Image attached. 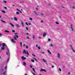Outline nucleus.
I'll return each mask as SVG.
<instances>
[{
	"label": "nucleus",
	"mask_w": 75,
	"mask_h": 75,
	"mask_svg": "<svg viewBox=\"0 0 75 75\" xmlns=\"http://www.w3.org/2000/svg\"><path fill=\"white\" fill-rule=\"evenodd\" d=\"M23 53H24V54H27V55H29V54L28 53V51H27L26 52V51H25V50H23Z\"/></svg>",
	"instance_id": "obj_1"
},
{
	"label": "nucleus",
	"mask_w": 75,
	"mask_h": 75,
	"mask_svg": "<svg viewBox=\"0 0 75 75\" xmlns=\"http://www.w3.org/2000/svg\"><path fill=\"white\" fill-rule=\"evenodd\" d=\"M70 27L72 31L74 32V29L73 28H72V24L70 25Z\"/></svg>",
	"instance_id": "obj_2"
},
{
	"label": "nucleus",
	"mask_w": 75,
	"mask_h": 75,
	"mask_svg": "<svg viewBox=\"0 0 75 75\" xmlns=\"http://www.w3.org/2000/svg\"><path fill=\"white\" fill-rule=\"evenodd\" d=\"M33 13H34V14H35V15H36V16H39V15L37 13V12H36L35 11H34Z\"/></svg>",
	"instance_id": "obj_3"
},
{
	"label": "nucleus",
	"mask_w": 75,
	"mask_h": 75,
	"mask_svg": "<svg viewBox=\"0 0 75 75\" xmlns=\"http://www.w3.org/2000/svg\"><path fill=\"white\" fill-rule=\"evenodd\" d=\"M21 58L22 60H24V59H26V58L24 56H22Z\"/></svg>",
	"instance_id": "obj_4"
},
{
	"label": "nucleus",
	"mask_w": 75,
	"mask_h": 75,
	"mask_svg": "<svg viewBox=\"0 0 75 75\" xmlns=\"http://www.w3.org/2000/svg\"><path fill=\"white\" fill-rule=\"evenodd\" d=\"M43 37H45V36H46V33L45 32H44L43 34Z\"/></svg>",
	"instance_id": "obj_5"
},
{
	"label": "nucleus",
	"mask_w": 75,
	"mask_h": 75,
	"mask_svg": "<svg viewBox=\"0 0 75 75\" xmlns=\"http://www.w3.org/2000/svg\"><path fill=\"white\" fill-rule=\"evenodd\" d=\"M14 18L15 21H17L18 20L17 19V18L16 17H14Z\"/></svg>",
	"instance_id": "obj_6"
},
{
	"label": "nucleus",
	"mask_w": 75,
	"mask_h": 75,
	"mask_svg": "<svg viewBox=\"0 0 75 75\" xmlns=\"http://www.w3.org/2000/svg\"><path fill=\"white\" fill-rule=\"evenodd\" d=\"M57 54H58V55L57 56V57L59 59V58H60V55L59 53H57Z\"/></svg>",
	"instance_id": "obj_7"
},
{
	"label": "nucleus",
	"mask_w": 75,
	"mask_h": 75,
	"mask_svg": "<svg viewBox=\"0 0 75 75\" xmlns=\"http://www.w3.org/2000/svg\"><path fill=\"white\" fill-rule=\"evenodd\" d=\"M11 41H12V42H16V41H14L13 39H12V40H11Z\"/></svg>",
	"instance_id": "obj_8"
},
{
	"label": "nucleus",
	"mask_w": 75,
	"mask_h": 75,
	"mask_svg": "<svg viewBox=\"0 0 75 75\" xmlns=\"http://www.w3.org/2000/svg\"><path fill=\"white\" fill-rule=\"evenodd\" d=\"M5 45H6V44H5V43H4L2 44V45L3 46V47H5Z\"/></svg>",
	"instance_id": "obj_9"
},
{
	"label": "nucleus",
	"mask_w": 75,
	"mask_h": 75,
	"mask_svg": "<svg viewBox=\"0 0 75 75\" xmlns=\"http://www.w3.org/2000/svg\"><path fill=\"white\" fill-rule=\"evenodd\" d=\"M21 24L22 25V26H23V27H24V24L23 23V22L21 21Z\"/></svg>",
	"instance_id": "obj_10"
},
{
	"label": "nucleus",
	"mask_w": 75,
	"mask_h": 75,
	"mask_svg": "<svg viewBox=\"0 0 75 75\" xmlns=\"http://www.w3.org/2000/svg\"><path fill=\"white\" fill-rule=\"evenodd\" d=\"M49 45L52 47H54V45H53L52 43L50 44Z\"/></svg>",
	"instance_id": "obj_11"
},
{
	"label": "nucleus",
	"mask_w": 75,
	"mask_h": 75,
	"mask_svg": "<svg viewBox=\"0 0 75 75\" xmlns=\"http://www.w3.org/2000/svg\"><path fill=\"white\" fill-rule=\"evenodd\" d=\"M47 52H48V53H49V54H51V52L50 51V50H47Z\"/></svg>",
	"instance_id": "obj_12"
},
{
	"label": "nucleus",
	"mask_w": 75,
	"mask_h": 75,
	"mask_svg": "<svg viewBox=\"0 0 75 75\" xmlns=\"http://www.w3.org/2000/svg\"><path fill=\"white\" fill-rule=\"evenodd\" d=\"M5 49V48H4V47H2L1 48V50H4Z\"/></svg>",
	"instance_id": "obj_13"
},
{
	"label": "nucleus",
	"mask_w": 75,
	"mask_h": 75,
	"mask_svg": "<svg viewBox=\"0 0 75 75\" xmlns=\"http://www.w3.org/2000/svg\"><path fill=\"white\" fill-rule=\"evenodd\" d=\"M16 25L17 27H19V25L18 24H16Z\"/></svg>",
	"instance_id": "obj_14"
},
{
	"label": "nucleus",
	"mask_w": 75,
	"mask_h": 75,
	"mask_svg": "<svg viewBox=\"0 0 75 75\" xmlns=\"http://www.w3.org/2000/svg\"><path fill=\"white\" fill-rule=\"evenodd\" d=\"M23 64L24 66H25V65H26V63H25V62H23Z\"/></svg>",
	"instance_id": "obj_15"
},
{
	"label": "nucleus",
	"mask_w": 75,
	"mask_h": 75,
	"mask_svg": "<svg viewBox=\"0 0 75 75\" xmlns=\"http://www.w3.org/2000/svg\"><path fill=\"white\" fill-rule=\"evenodd\" d=\"M10 24L11 25H12V27H14V25H13L11 23H10Z\"/></svg>",
	"instance_id": "obj_16"
},
{
	"label": "nucleus",
	"mask_w": 75,
	"mask_h": 75,
	"mask_svg": "<svg viewBox=\"0 0 75 75\" xmlns=\"http://www.w3.org/2000/svg\"><path fill=\"white\" fill-rule=\"evenodd\" d=\"M15 36H16V37L17 38H18V36L16 35V34H15Z\"/></svg>",
	"instance_id": "obj_17"
},
{
	"label": "nucleus",
	"mask_w": 75,
	"mask_h": 75,
	"mask_svg": "<svg viewBox=\"0 0 75 75\" xmlns=\"http://www.w3.org/2000/svg\"><path fill=\"white\" fill-rule=\"evenodd\" d=\"M33 59H35V60L36 61V62H37V61H37V59H36L35 58H33Z\"/></svg>",
	"instance_id": "obj_18"
},
{
	"label": "nucleus",
	"mask_w": 75,
	"mask_h": 75,
	"mask_svg": "<svg viewBox=\"0 0 75 75\" xmlns=\"http://www.w3.org/2000/svg\"><path fill=\"white\" fill-rule=\"evenodd\" d=\"M33 71H34V72H35V69H34V68H33Z\"/></svg>",
	"instance_id": "obj_19"
},
{
	"label": "nucleus",
	"mask_w": 75,
	"mask_h": 75,
	"mask_svg": "<svg viewBox=\"0 0 75 75\" xmlns=\"http://www.w3.org/2000/svg\"><path fill=\"white\" fill-rule=\"evenodd\" d=\"M5 33H9V31L8 30H6L5 31Z\"/></svg>",
	"instance_id": "obj_20"
},
{
	"label": "nucleus",
	"mask_w": 75,
	"mask_h": 75,
	"mask_svg": "<svg viewBox=\"0 0 75 75\" xmlns=\"http://www.w3.org/2000/svg\"><path fill=\"white\" fill-rule=\"evenodd\" d=\"M16 14H19L20 13H19L18 12H17L16 13Z\"/></svg>",
	"instance_id": "obj_21"
},
{
	"label": "nucleus",
	"mask_w": 75,
	"mask_h": 75,
	"mask_svg": "<svg viewBox=\"0 0 75 75\" xmlns=\"http://www.w3.org/2000/svg\"><path fill=\"white\" fill-rule=\"evenodd\" d=\"M29 20H31V21H33V19L31 18H30Z\"/></svg>",
	"instance_id": "obj_22"
},
{
	"label": "nucleus",
	"mask_w": 75,
	"mask_h": 75,
	"mask_svg": "<svg viewBox=\"0 0 75 75\" xmlns=\"http://www.w3.org/2000/svg\"><path fill=\"white\" fill-rule=\"evenodd\" d=\"M44 69H41L40 70V71H44Z\"/></svg>",
	"instance_id": "obj_23"
},
{
	"label": "nucleus",
	"mask_w": 75,
	"mask_h": 75,
	"mask_svg": "<svg viewBox=\"0 0 75 75\" xmlns=\"http://www.w3.org/2000/svg\"><path fill=\"white\" fill-rule=\"evenodd\" d=\"M32 56H33V57H35V55L34 54H32Z\"/></svg>",
	"instance_id": "obj_24"
},
{
	"label": "nucleus",
	"mask_w": 75,
	"mask_h": 75,
	"mask_svg": "<svg viewBox=\"0 0 75 75\" xmlns=\"http://www.w3.org/2000/svg\"><path fill=\"white\" fill-rule=\"evenodd\" d=\"M70 46L71 48V49H73V48H72V45H70Z\"/></svg>",
	"instance_id": "obj_25"
},
{
	"label": "nucleus",
	"mask_w": 75,
	"mask_h": 75,
	"mask_svg": "<svg viewBox=\"0 0 75 75\" xmlns=\"http://www.w3.org/2000/svg\"><path fill=\"white\" fill-rule=\"evenodd\" d=\"M43 61H44V62H46V61L45 60V59H43Z\"/></svg>",
	"instance_id": "obj_26"
},
{
	"label": "nucleus",
	"mask_w": 75,
	"mask_h": 75,
	"mask_svg": "<svg viewBox=\"0 0 75 75\" xmlns=\"http://www.w3.org/2000/svg\"><path fill=\"white\" fill-rule=\"evenodd\" d=\"M31 62H34V60L32 59L31 60Z\"/></svg>",
	"instance_id": "obj_27"
},
{
	"label": "nucleus",
	"mask_w": 75,
	"mask_h": 75,
	"mask_svg": "<svg viewBox=\"0 0 75 75\" xmlns=\"http://www.w3.org/2000/svg\"><path fill=\"white\" fill-rule=\"evenodd\" d=\"M1 21H2V22H3V23H6V21H3L2 19L1 20Z\"/></svg>",
	"instance_id": "obj_28"
},
{
	"label": "nucleus",
	"mask_w": 75,
	"mask_h": 75,
	"mask_svg": "<svg viewBox=\"0 0 75 75\" xmlns=\"http://www.w3.org/2000/svg\"><path fill=\"white\" fill-rule=\"evenodd\" d=\"M2 12H3V13H5L6 12L4 11H2Z\"/></svg>",
	"instance_id": "obj_29"
},
{
	"label": "nucleus",
	"mask_w": 75,
	"mask_h": 75,
	"mask_svg": "<svg viewBox=\"0 0 75 75\" xmlns=\"http://www.w3.org/2000/svg\"><path fill=\"white\" fill-rule=\"evenodd\" d=\"M71 7V8H75V6H73V7Z\"/></svg>",
	"instance_id": "obj_30"
},
{
	"label": "nucleus",
	"mask_w": 75,
	"mask_h": 75,
	"mask_svg": "<svg viewBox=\"0 0 75 75\" xmlns=\"http://www.w3.org/2000/svg\"><path fill=\"white\" fill-rule=\"evenodd\" d=\"M14 39L15 40H17V39L15 37H14Z\"/></svg>",
	"instance_id": "obj_31"
},
{
	"label": "nucleus",
	"mask_w": 75,
	"mask_h": 75,
	"mask_svg": "<svg viewBox=\"0 0 75 75\" xmlns=\"http://www.w3.org/2000/svg\"><path fill=\"white\" fill-rule=\"evenodd\" d=\"M20 44L21 46V47H22V42H21L20 43Z\"/></svg>",
	"instance_id": "obj_32"
},
{
	"label": "nucleus",
	"mask_w": 75,
	"mask_h": 75,
	"mask_svg": "<svg viewBox=\"0 0 75 75\" xmlns=\"http://www.w3.org/2000/svg\"><path fill=\"white\" fill-rule=\"evenodd\" d=\"M55 23H56V24H59V23H58L57 22H55Z\"/></svg>",
	"instance_id": "obj_33"
},
{
	"label": "nucleus",
	"mask_w": 75,
	"mask_h": 75,
	"mask_svg": "<svg viewBox=\"0 0 75 75\" xmlns=\"http://www.w3.org/2000/svg\"><path fill=\"white\" fill-rule=\"evenodd\" d=\"M35 38V35H33V39H34Z\"/></svg>",
	"instance_id": "obj_34"
},
{
	"label": "nucleus",
	"mask_w": 75,
	"mask_h": 75,
	"mask_svg": "<svg viewBox=\"0 0 75 75\" xmlns=\"http://www.w3.org/2000/svg\"><path fill=\"white\" fill-rule=\"evenodd\" d=\"M59 71H60V72H61V68H59Z\"/></svg>",
	"instance_id": "obj_35"
},
{
	"label": "nucleus",
	"mask_w": 75,
	"mask_h": 75,
	"mask_svg": "<svg viewBox=\"0 0 75 75\" xmlns=\"http://www.w3.org/2000/svg\"><path fill=\"white\" fill-rule=\"evenodd\" d=\"M4 8H5V9H6V10H7V7H5V6L4 7Z\"/></svg>",
	"instance_id": "obj_36"
},
{
	"label": "nucleus",
	"mask_w": 75,
	"mask_h": 75,
	"mask_svg": "<svg viewBox=\"0 0 75 75\" xmlns=\"http://www.w3.org/2000/svg\"><path fill=\"white\" fill-rule=\"evenodd\" d=\"M26 38L27 39H29V38H29L27 36V37H26Z\"/></svg>",
	"instance_id": "obj_37"
},
{
	"label": "nucleus",
	"mask_w": 75,
	"mask_h": 75,
	"mask_svg": "<svg viewBox=\"0 0 75 75\" xmlns=\"http://www.w3.org/2000/svg\"><path fill=\"white\" fill-rule=\"evenodd\" d=\"M7 2V1H4V3H6V2Z\"/></svg>",
	"instance_id": "obj_38"
},
{
	"label": "nucleus",
	"mask_w": 75,
	"mask_h": 75,
	"mask_svg": "<svg viewBox=\"0 0 75 75\" xmlns=\"http://www.w3.org/2000/svg\"><path fill=\"white\" fill-rule=\"evenodd\" d=\"M26 30H28V28L26 27Z\"/></svg>",
	"instance_id": "obj_39"
},
{
	"label": "nucleus",
	"mask_w": 75,
	"mask_h": 75,
	"mask_svg": "<svg viewBox=\"0 0 75 75\" xmlns=\"http://www.w3.org/2000/svg\"><path fill=\"white\" fill-rule=\"evenodd\" d=\"M30 67L31 68H33V66H32L31 65H30Z\"/></svg>",
	"instance_id": "obj_40"
},
{
	"label": "nucleus",
	"mask_w": 75,
	"mask_h": 75,
	"mask_svg": "<svg viewBox=\"0 0 75 75\" xmlns=\"http://www.w3.org/2000/svg\"><path fill=\"white\" fill-rule=\"evenodd\" d=\"M73 52H75V50H74V49H72Z\"/></svg>",
	"instance_id": "obj_41"
},
{
	"label": "nucleus",
	"mask_w": 75,
	"mask_h": 75,
	"mask_svg": "<svg viewBox=\"0 0 75 75\" xmlns=\"http://www.w3.org/2000/svg\"><path fill=\"white\" fill-rule=\"evenodd\" d=\"M25 24L26 25H28V24H27V22H26L25 23Z\"/></svg>",
	"instance_id": "obj_42"
},
{
	"label": "nucleus",
	"mask_w": 75,
	"mask_h": 75,
	"mask_svg": "<svg viewBox=\"0 0 75 75\" xmlns=\"http://www.w3.org/2000/svg\"><path fill=\"white\" fill-rule=\"evenodd\" d=\"M51 39H48V41H51Z\"/></svg>",
	"instance_id": "obj_43"
},
{
	"label": "nucleus",
	"mask_w": 75,
	"mask_h": 75,
	"mask_svg": "<svg viewBox=\"0 0 75 75\" xmlns=\"http://www.w3.org/2000/svg\"><path fill=\"white\" fill-rule=\"evenodd\" d=\"M26 48H27V49H28V46H26Z\"/></svg>",
	"instance_id": "obj_44"
},
{
	"label": "nucleus",
	"mask_w": 75,
	"mask_h": 75,
	"mask_svg": "<svg viewBox=\"0 0 75 75\" xmlns=\"http://www.w3.org/2000/svg\"><path fill=\"white\" fill-rule=\"evenodd\" d=\"M35 9H36V10H38V8H35Z\"/></svg>",
	"instance_id": "obj_45"
},
{
	"label": "nucleus",
	"mask_w": 75,
	"mask_h": 75,
	"mask_svg": "<svg viewBox=\"0 0 75 75\" xmlns=\"http://www.w3.org/2000/svg\"><path fill=\"white\" fill-rule=\"evenodd\" d=\"M38 49L39 50H40V47H38Z\"/></svg>",
	"instance_id": "obj_46"
},
{
	"label": "nucleus",
	"mask_w": 75,
	"mask_h": 75,
	"mask_svg": "<svg viewBox=\"0 0 75 75\" xmlns=\"http://www.w3.org/2000/svg\"><path fill=\"white\" fill-rule=\"evenodd\" d=\"M15 34H16V35H18V33H15Z\"/></svg>",
	"instance_id": "obj_47"
},
{
	"label": "nucleus",
	"mask_w": 75,
	"mask_h": 75,
	"mask_svg": "<svg viewBox=\"0 0 75 75\" xmlns=\"http://www.w3.org/2000/svg\"><path fill=\"white\" fill-rule=\"evenodd\" d=\"M31 72L33 74V75H35V74L34 73H33V72Z\"/></svg>",
	"instance_id": "obj_48"
},
{
	"label": "nucleus",
	"mask_w": 75,
	"mask_h": 75,
	"mask_svg": "<svg viewBox=\"0 0 75 75\" xmlns=\"http://www.w3.org/2000/svg\"><path fill=\"white\" fill-rule=\"evenodd\" d=\"M7 69V67L6 66L5 67V69Z\"/></svg>",
	"instance_id": "obj_49"
},
{
	"label": "nucleus",
	"mask_w": 75,
	"mask_h": 75,
	"mask_svg": "<svg viewBox=\"0 0 75 75\" xmlns=\"http://www.w3.org/2000/svg\"><path fill=\"white\" fill-rule=\"evenodd\" d=\"M12 32H13V33L15 32V30H12Z\"/></svg>",
	"instance_id": "obj_50"
},
{
	"label": "nucleus",
	"mask_w": 75,
	"mask_h": 75,
	"mask_svg": "<svg viewBox=\"0 0 75 75\" xmlns=\"http://www.w3.org/2000/svg\"><path fill=\"white\" fill-rule=\"evenodd\" d=\"M40 15H41V16H44V15H43V14H42V13H40Z\"/></svg>",
	"instance_id": "obj_51"
},
{
	"label": "nucleus",
	"mask_w": 75,
	"mask_h": 75,
	"mask_svg": "<svg viewBox=\"0 0 75 75\" xmlns=\"http://www.w3.org/2000/svg\"><path fill=\"white\" fill-rule=\"evenodd\" d=\"M16 10H18V11H20V10H19L18 9V8H17L16 9Z\"/></svg>",
	"instance_id": "obj_52"
},
{
	"label": "nucleus",
	"mask_w": 75,
	"mask_h": 75,
	"mask_svg": "<svg viewBox=\"0 0 75 75\" xmlns=\"http://www.w3.org/2000/svg\"><path fill=\"white\" fill-rule=\"evenodd\" d=\"M54 66H52V68H54Z\"/></svg>",
	"instance_id": "obj_53"
},
{
	"label": "nucleus",
	"mask_w": 75,
	"mask_h": 75,
	"mask_svg": "<svg viewBox=\"0 0 75 75\" xmlns=\"http://www.w3.org/2000/svg\"><path fill=\"white\" fill-rule=\"evenodd\" d=\"M3 74H4V75H5V71H4V72H3Z\"/></svg>",
	"instance_id": "obj_54"
},
{
	"label": "nucleus",
	"mask_w": 75,
	"mask_h": 75,
	"mask_svg": "<svg viewBox=\"0 0 75 75\" xmlns=\"http://www.w3.org/2000/svg\"><path fill=\"white\" fill-rule=\"evenodd\" d=\"M41 53H42V54H44L45 52H41Z\"/></svg>",
	"instance_id": "obj_55"
},
{
	"label": "nucleus",
	"mask_w": 75,
	"mask_h": 75,
	"mask_svg": "<svg viewBox=\"0 0 75 75\" xmlns=\"http://www.w3.org/2000/svg\"><path fill=\"white\" fill-rule=\"evenodd\" d=\"M44 72H47V71L45 69H44Z\"/></svg>",
	"instance_id": "obj_56"
},
{
	"label": "nucleus",
	"mask_w": 75,
	"mask_h": 75,
	"mask_svg": "<svg viewBox=\"0 0 75 75\" xmlns=\"http://www.w3.org/2000/svg\"><path fill=\"white\" fill-rule=\"evenodd\" d=\"M23 47H25V44H24L23 45Z\"/></svg>",
	"instance_id": "obj_57"
},
{
	"label": "nucleus",
	"mask_w": 75,
	"mask_h": 75,
	"mask_svg": "<svg viewBox=\"0 0 75 75\" xmlns=\"http://www.w3.org/2000/svg\"><path fill=\"white\" fill-rule=\"evenodd\" d=\"M6 55H8V52H6Z\"/></svg>",
	"instance_id": "obj_58"
},
{
	"label": "nucleus",
	"mask_w": 75,
	"mask_h": 75,
	"mask_svg": "<svg viewBox=\"0 0 75 75\" xmlns=\"http://www.w3.org/2000/svg\"><path fill=\"white\" fill-rule=\"evenodd\" d=\"M29 34V33H26V35H28Z\"/></svg>",
	"instance_id": "obj_59"
},
{
	"label": "nucleus",
	"mask_w": 75,
	"mask_h": 75,
	"mask_svg": "<svg viewBox=\"0 0 75 75\" xmlns=\"http://www.w3.org/2000/svg\"><path fill=\"white\" fill-rule=\"evenodd\" d=\"M62 8H64L65 7H63V6H62Z\"/></svg>",
	"instance_id": "obj_60"
},
{
	"label": "nucleus",
	"mask_w": 75,
	"mask_h": 75,
	"mask_svg": "<svg viewBox=\"0 0 75 75\" xmlns=\"http://www.w3.org/2000/svg\"><path fill=\"white\" fill-rule=\"evenodd\" d=\"M36 47H38V45H37V44L36 45Z\"/></svg>",
	"instance_id": "obj_61"
},
{
	"label": "nucleus",
	"mask_w": 75,
	"mask_h": 75,
	"mask_svg": "<svg viewBox=\"0 0 75 75\" xmlns=\"http://www.w3.org/2000/svg\"><path fill=\"white\" fill-rule=\"evenodd\" d=\"M19 11H20L21 13H22V12H21V11L20 10Z\"/></svg>",
	"instance_id": "obj_62"
},
{
	"label": "nucleus",
	"mask_w": 75,
	"mask_h": 75,
	"mask_svg": "<svg viewBox=\"0 0 75 75\" xmlns=\"http://www.w3.org/2000/svg\"><path fill=\"white\" fill-rule=\"evenodd\" d=\"M28 24H29V25H31V23H29Z\"/></svg>",
	"instance_id": "obj_63"
},
{
	"label": "nucleus",
	"mask_w": 75,
	"mask_h": 75,
	"mask_svg": "<svg viewBox=\"0 0 75 75\" xmlns=\"http://www.w3.org/2000/svg\"><path fill=\"white\" fill-rule=\"evenodd\" d=\"M41 23H43V21H41Z\"/></svg>",
	"instance_id": "obj_64"
}]
</instances>
